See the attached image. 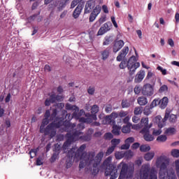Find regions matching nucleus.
<instances>
[{"mask_svg": "<svg viewBox=\"0 0 179 179\" xmlns=\"http://www.w3.org/2000/svg\"><path fill=\"white\" fill-rule=\"evenodd\" d=\"M115 159L117 160H120V159H123V157H125V152L121 151V152H117L115 154Z\"/></svg>", "mask_w": 179, "mask_h": 179, "instance_id": "obj_31", "label": "nucleus"}, {"mask_svg": "<svg viewBox=\"0 0 179 179\" xmlns=\"http://www.w3.org/2000/svg\"><path fill=\"white\" fill-rule=\"evenodd\" d=\"M162 134V129H154L152 134L155 135V136H159Z\"/></svg>", "mask_w": 179, "mask_h": 179, "instance_id": "obj_54", "label": "nucleus"}, {"mask_svg": "<svg viewBox=\"0 0 179 179\" xmlns=\"http://www.w3.org/2000/svg\"><path fill=\"white\" fill-rule=\"evenodd\" d=\"M36 153L37 152L36 151V150H31L29 152V155H30L31 159H33V157L36 156Z\"/></svg>", "mask_w": 179, "mask_h": 179, "instance_id": "obj_55", "label": "nucleus"}, {"mask_svg": "<svg viewBox=\"0 0 179 179\" xmlns=\"http://www.w3.org/2000/svg\"><path fill=\"white\" fill-rule=\"evenodd\" d=\"M124 41L120 40V41H115L113 44V52H118L122 47H124Z\"/></svg>", "mask_w": 179, "mask_h": 179, "instance_id": "obj_19", "label": "nucleus"}, {"mask_svg": "<svg viewBox=\"0 0 179 179\" xmlns=\"http://www.w3.org/2000/svg\"><path fill=\"white\" fill-rule=\"evenodd\" d=\"M101 55H102V59H103V61H106V59H107V58H108L110 55V50L107 48L105 50L102 51Z\"/></svg>", "mask_w": 179, "mask_h": 179, "instance_id": "obj_29", "label": "nucleus"}, {"mask_svg": "<svg viewBox=\"0 0 179 179\" xmlns=\"http://www.w3.org/2000/svg\"><path fill=\"white\" fill-rule=\"evenodd\" d=\"M50 122L48 121V119L47 118H44L43 120H42V123L41 124V127H40V130L39 131H43V129H44L45 128V125H48V123Z\"/></svg>", "mask_w": 179, "mask_h": 179, "instance_id": "obj_32", "label": "nucleus"}, {"mask_svg": "<svg viewBox=\"0 0 179 179\" xmlns=\"http://www.w3.org/2000/svg\"><path fill=\"white\" fill-rule=\"evenodd\" d=\"M141 179H157V171L155 169H150V164L143 165L140 171Z\"/></svg>", "mask_w": 179, "mask_h": 179, "instance_id": "obj_6", "label": "nucleus"}, {"mask_svg": "<svg viewBox=\"0 0 179 179\" xmlns=\"http://www.w3.org/2000/svg\"><path fill=\"white\" fill-rule=\"evenodd\" d=\"M143 113V108L142 106H137L134 108V115H141Z\"/></svg>", "mask_w": 179, "mask_h": 179, "instance_id": "obj_34", "label": "nucleus"}, {"mask_svg": "<svg viewBox=\"0 0 179 179\" xmlns=\"http://www.w3.org/2000/svg\"><path fill=\"white\" fill-rule=\"evenodd\" d=\"M100 12H101V6L99 5L96 6L90 14V22H94V20H96V17L100 15Z\"/></svg>", "mask_w": 179, "mask_h": 179, "instance_id": "obj_16", "label": "nucleus"}, {"mask_svg": "<svg viewBox=\"0 0 179 179\" xmlns=\"http://www.w3.org/2000/svg\"><path fill=\"white\" fill-rule=\"evenodd\" d=\"M113 41V36H105L103 42V45H109Z\"/></svg>", "mask_w": 179, "mask_h": 179, "instance_id": "obj_27", "label": "nucleus"}, {"mask_svg": "<svg viewBox=\"0 0 179 179\" xmlns=\"http://www.w3.org/2000/svg\"><path fill=\"white\" fill-rule=\"evenodd\" d=\"M157 69L158 71H161L162 75H167V70L163 69L162 66H159Z\"/></svg>", "mask_w": 179, "mask_h": 179, "instance_id": "obj_56", "label": "nucleus"}, {"mask_svg": "<svg viewBox=\"0 0 179 179\" xmlns=\"http://www.w3.org/2000/svg\"><path fill=\"white\" fill-rule=\"evenodd\" d=\"M73 118H75L76 120H80V117H82L80 114H79V108L78 107V110L73 113Z\"/></svg>", "mask_w": 179, "mask_h": 179, "instance_id": "obj_41", "label": "nucleus"}, {"mask_svg": "<svg viewBox=\"0 0 179 179\" xmlns=\"http://www.w3.org/2000/svg\"><path fill=\"white\" fill-rule=\"evenodd\" d=\"M120 117V115L117 112H113L110 115H106L105 118L103 120V124L104 125L108 124H115V120L116 118H118Z\"/></svg>", "mask_w": 179, "mask_h": 179, "instance_id": "obj_13", "label": "nucleus"}, {"mask_svg": "<svg viewBox=\"0 0 179 179\" xmlns=\"http://www.w3.org/2000/svg\"><path fill=\"white\" fill-rule=\"evenodd\" d=\"M99 106L97 105H94L92 106L91 108V113H92V115H96V114H97L99 113Z\"/></svg>", "mask_w": 179, "mask_h": 179, "instance_id": "obj_35", "label": "nucleus"}, {"mask_svg": "<svg viewBox=\"0 0 179 179\" xmlns=\"http://www.w3.org/2000/svg\"><path fill=\"white\" fill-rule=\"evenodd\" d=\"M142 94L145 97H152L155 94V88L153 85L150 83H147L143 86Z\"/></svg>", "mask_w": 179, "mask_h": 179, "instance_id": "obj_12", "label": "nucleus"}, {"mask_svg": "<svg viewBox=\"0 0 179 179\" xmlns=\"http://www.w3.org/2000/svg\"><path fill=\"white\" fill-rule=\"evenodd\" d=\"M83 9V6L82 4H78L73 13V17L74 19H78L82 13V10Z\"/></svg>", "mask_w": 179, "mask_h": 179, "instance_id": "obj_21", "label": "nucleus"}, {"mask_svg": "<svg viewBox=\"0 0 179 179\" xmlns=\"http://www.w3.org/2000/svg\"><path fill=\"white\" fill-rule=\"evenodd\" d=\"M158 142H166L167 141V136L166 135H161L157 138Z\"/></svg>", "mask_w": 179, "mask_h": 179, "instance_id": "obj_42", "label": "nucleus"}, {"mask_svg": "<svg viewBox=\"0 0 179 179\" xmlns=\"http://www.w3.org/2000/svg\"><path fill=\"white\" fill-rule=\"evenodd\" d=\"M127 66L129 71V75L132 76L136 72V69L141 66V64L136 62V57L131 56L127 62Z\"/></svg>", "mask_w": 179, "mask_h": 179, "instance_id": "obj_10", "label": "nucleus"}, {"mask_svg": "<svg viewBox=\"0 0 179 179\" xmlns=\"http://www.w3.org/2000/svg\"><path fill=\"white\" fill-rule=\"evenodd\" d=\"M134 176V171L128 169V164H122V169L118 179H129Z\"/></svg>", "mask_w": 179, "mask_h": 179, "instance_id": "obj_11", "label": "nucleus"}, {"mask_svg": "<svg viewBox=\"0 0 179 179\" xmlns=\"http://www.w3.org/2000/svg\"><path fill=\"white\" fill-rule=\"evenodd\" d=\"M142 88L143 87H141V85H136L134 87V93L135 94H139V93H142Z\"/></svg>", "mask_w": 179, "mask_h": 179, "instance_id": "obj_43", "label": "nucleus"}, {"mask_svg": "<svg viewBox=\"0 0 179 179\" xmlns=\"http://www.w3.org/2000/svg\"><path fill=\"white\" fill-rule=\"evenodd\" d=\"M102 10L104 12V13H108V7H107V6H102Z\"/></svg>", "mask_w": 179, "mask_h": 179, "instance_id": "obj_63", "label": "nucleus"}, {"mask_svg": "<svg viewBox=\"0 0 179 179\" xmlns=\"http://www.w3.org/2000/svg\"><path fill=\"white\" fill-rule=\"evenodd\" d=\"M113 160L112 157H108L103 162V166L106 169L105 176L108 177L110 176V179H115L118 177V169L115 168L114 165L111 164V161Z\"/></svg>", "mask_w": 179, "mask_h": 179, "instance_id": "obj_5", "label": "nucleus"}, {"mask_svg": "<svg viewBox=\"0 0 179 179\" xmlns=\"http://www.w3.org/2000/svg\"><path fill=\"white\" fill-rule=\"evenodd\" d=\"M94 87H90L89 88H88V90H87V92H88V93H89V94H94Z\"/></svg>", "mask_w": 179, "mask_h": 179, "instance_id": "obj_60", "label": "nucleus"}, {"mask_svg": "<svg viewBox=\"0 0 179 179\" xmlns=\"http://www.w3.org/2000/svg\"><path fill=\"white\" fill-rule=\"evenodd\" d=\"M164 134L165 135H174V134H176V128L169 127L168 129H166Z\"/></svg>", "mask_w": 179, "mask_h": 179, "instance_id": "obj_30", "label": "nucleus"}, {"mask_svg": "<svg viewBox=\"0 0 179 179\" xmlns=\"http://www.w3.org/2000/svg\"><path fill=\"white\" fill-rule=\"evenodd\" d=\"M111 27H113L111 22H107L99 29L97 36H103V34H106L107 31L111 30Z\"/></svg>", "mask_w": 179, "mask_h": 179, "instance_id": "obj_14", "label": "nucleus"}, {"mask_svg": "<svg viewBox=\"0 0 179 179\" xmlns=\"http://www.w3.org/2000/svg\"><path fill=\"white\" fill-rule=\"evenodd\" d=\"M114 150H115V148L111 145L110 147H109L108 148V150L106 152V156H110V155H111V153H113V152H114Z\"/></svg>", "mask_w": 179, "mask_h": 179, "instance_id": "obj_47", "label": "nucleus"}, {"mask_svg": "<svg viewBox=\"0 0 179 179\" xmlns=\"http://www.w3.org/2000/svg\"><path fill=\"white\" fill-rule=\"evenodd\" d=\"M119 113L120 118H125L128 115V111L121 110Z\"/></svg>", "mask_w": 179, "mask_h": 179, "instance_id": "obj_48", "label": "nucleus"}, {"mask_svg": "<svg viewBox=\"0 0 179 179\" xmlns=\"http://www.w3.org/2000/svg\"><path fill=\"white\" fill-rule=\"evenodd\" d=\"M65 122L59 120L58 122H52L49 124L46 127L43 129L42 131H40L41 134H44L45 136L48 135L50 138H54L57 135V128H61L62 125L65 127Z\"/></svg>", "mask_w": 179, "mask_h": 179, "instance_id": "obj_4", "label": "nucleus"}, {"mask_svg": "<svg viewBox=\"0 0 179 179\" xmlns=\"http://www.w3.org/2000/svg\"><path fill=\"white\" fill-rule=\"evenodd\" d=\"M155 157V152H150L144 155V159L147 162H150Z\"/></svg>", "mask_w": 179, "mask_h": 179, "instance_id": "obj_28", "label": "nucleus"}, {"mask_svg": "<svg viewBox=\"0 0 179 179\" xmlns=\"http://www.w3.org/2000/svg\"><path fill=\"white\" fill-rule=\"evenodd\" d=\"M124 142L125 143H128V145H131V143H134V142H135V138H134V137H129Z\"/></svg>", "mask_w": 179, "mask_h": 179, "instance_id": "obj_51", "label": "nucleus"}, {"mask_svg": "<svg viewBox=\"0 0 179 179\" xmlns=\"http://www.w3.org/2000/svg\"><path fill=\"white\" fill-rule=\"evenodd\" d=\"M153 124L150 123L149 124V118L143 117L141 120V124L133 125V129H139V128H143L141 131V134H143V138L147 142H152L155 141V137L153 135L149 134V129L152 127Z\"/></svg>", "mask_w": 179, "mask_h": 179, "instance_id": "obj_3", "label": "nucleus"}, {"mask_svg": "<svg viewBox=\"0 0 179 179\" xmlns=\"http://www.w3.org/2000/svg\"><path fill=\"white\" fill-rule=\"evenodd\" d=\"M139 120H140V118H139V117H138V116H134V117H132V121H133V122H134L135 124H138V122H139Z\"/></svg>", "mask_w": 179, "mask_h": 179, "instance_id": "obj_61", "label": "nucleus"}, {"mask_svg": "<svg viewBox=\"0 0 179 179\" xmlns=\"http://www.w3.org/2000/svg\"><path fill=\"white\" fill-rule=\"evenodd\" d=\"M76 123H71L69 122H64V131L68 132L66 135L67 140L63 145V150L66 152V149L72 145V142H76V141H79V139H83V136H82V133L80 131L85 129V122H81L77 125L76 129Z\"/></svg>", "mask_w": 179, "mask_h": 179, "instance_id": "obj_1", "label": "nucleus"}, {"mask_svg": "<svg viewBox=\"0 0 179 179\" xmlns=\"http://www.w3.org/2000/svg\"><path fill=\"white\" fill-rule=\"evenodd\" d=\"M121 143V140L120 139H117V138H113L111 140V146L115 148V149L117 148V146H118V145H120V143Z\"/></svg>", "mask_w": 179, "mask_h": 179, "instance_id": "obj_36", "label": "nucleus"}, {"mask_svg": "<svg viewBox=\"0 0 179 179\" xmlns=\"http://www.w3.org/2000/svg\"><path fill=\"white\" fill-rule=\"evenodd\" d=\"M157 106H160V99H154L150 104L151 108H153Z\"/></svg>", "mask_w": 179, "mask_h": 179, "instance_id": "obj_40", "label": "nucleus"}, {"mask_svg": "<svg viewBox=\"0 0 179 179\" xmlns=\"http://www.w3.org/2000/svg\"><path fill=\"white\" fill-rule=\"evenodd\" d=\"M43 164V159L40 157L37 158L36 159V165L41 166Z\"/></svg>", "mask_w": 179, "mask_h": 179, "instance_id": "obj_62", "label": "nucleus"}, {"mask_svg": "<svg viewBox=\"0 0 179 179\" xmlns=\"http://www.w3.org/2000/svg\"><path fill=\"white\" fill-rule=\"evenodd\" d=\"M167 166H169V159L166 156H161L157 159L156 166L160 169L159 178L167 179L168 177V179H177L174 169H171L167 171L166 169Z\"/></svg>", "mask_w": 179, "mask_h": 179, "instance_id": "obj_2", "label": "nucleus"}, {"mask_svg": "<svg viewBox=\"0 0 179 179\" xmlns=\"http://www.w3.org/2000/svg\"><path fill=\"white\" fill-rule=\"evenodd\" d=\"M87 117H82L80 118V122H85L86 124H92L93 121L97 120V115H92L90 113H87L85 115Z\"/></svg>", "mask_w": 179, "mask_h": 179, "instance_id": "obj_15", "label": "nucleus"}, {"mask_svg": "<svg viewBox=\"0 0 179 179\" xmlns=\"http://www.w3.org/2000/svg\"><path fill=\"white\" fill-rule=\"evenodd\" d=\"M57 109L52 110V113L50 115L51 121H55L57 120Z\"/></svg>", "mask_w": 179, "mask_h": 179, "instance_id": "obj_44", "label": "nucleus"}, {"mask_svg": "<svg viewBox=\"0 0 179 179\" xmlns=\"http://www.w3.org/2000/svg\"><path fill=\"white\" fill-rule=\"evenodd\" d=\"M131 145L128 144L127 143H125V144L121 145L120 149L121 150H128L129 149Z\"/></svg>", "mask_w": 179, "mask_h": 179, "instance_id": "obj_52", "label": "nucleus"}, {"mask_svg": "<svg viewBox=\"0 0 179 179\" xmlns=\"http://www.w3.org/2000/svg\"><path fill=\"white\" fill-rule=\"evenodd\" d=\"M134 156V152L131 150H127L124 152V157H127V159H130V157H132Z\"/></svg>", "mask_w": 179, "mask_h": 179, "instance_id": "obj_46", "label": "nucleus"}, {"mask_svg": "<svg viewBox=\"0 0 179 179\" xmlns=\"http://www.w3.org/2000/svg\"><path fill=\"white\" fill-rule=\"evenodd\" d=\"M127 64H128V62L127 63L126 61H122L120 64V69H125V68L127 67Z\"/></svg>", "mask_w": 179, "mask_h": 179, "instance_id": "obj_53", "label": "nucleus"}, {"mask_svg": "<svg viewBox=\"0 0 179 179\" xmlns=\"http://www.w3.org/2000/svg\"><path fill=\"white\" fill-rule=\"evenodd\" d=\"M111 22L113 26L117 29L118 27V24H117V21H115V17H111Z\"/></svg>", "mask_w": 179, "mask_h": 179, "instance_id": "obj_58", "label": "nucleus"}, {"mask_svg": "<svg viewBox=\"0 0 179 179\" xmlns=\"http://www.w3.org/2000/svg\"><path fill=\"white\" fill-rule=\"evenodd\" d=\"M66 109L67 110H73L74 112L76 111H78V106H73V105H71L70 103H66Z\"/></svg>", "mask_w": 179, "mask_h": 179, "instance_id": "obj_39", "label": "nucleus"}, {"mask_svg": "<svg viewBox=\"0 0 179 179\" xmlns=\"http://www.w3.org/2000/svg\"><path fill=\"white\" fill-rule=\"evenodd\" d=\"M110 125H113V126L112 134H113V135H115V136H120L121 134V127L118 126L115 124H110Z\"/></svg>", "mask_w": 179, "mask_h": 179, "instance_id": "obj_23", "label": "nucleus"}, {"mask_svg": "<svg viewBox=\"0 0 179 179\" xmlns=\"http://www.w3.org/2000/svg\"><path fill=\"white\" fill-rule=\"evenodd\" d=\"M159 107L162 110H164L166 107H167V104H169V98L167 96H165L162 98L161 100H159Z\"/></svg>", "mask_w": 179, "mask_h": 179, "instance_id": "obj_24", "label": "nucleus"}, {"mask_svg": "<svg viewBox=\"0 0 179 179\" xmlns=\"http://www.w3.org/2000/svg\"><path fill=\"white\" fill-rule=\"evenodd\" d=\"M171 155L173 157H179V150H177V149L172 150Z\"/></svg>", "mask_w": 179, "mask_h": 179, "instance_id": "obj_49", "label": "nucleus"}, {"mask_svg": "<svg viewBox=\"0 0 179 179\" xmlns=\"http://www.w3.org/2000/svg\"><path fill=\"white\" fill-rule=\"evenodd\" d=\"M94 156H96L94 152H90L88 155L90 157L89 163L90 164H92V167L94 168L92 174L96 176V173H99V171L97 170V166L100 164V162H101V159L104 156V153H103V152H100L96 155L95 157Z\"/></svg>", "mask_w": 179, "mask_h": 179, "instance_id": "obj_8", "label": "nucleus"}, {"mask_svg": "<svg viewBox=\"0 0 179 179\" xmlns=\"http://www.w3.org/2000/svg\"><path fill=\"white\" fill-rule=\"evenodd\" d=\"M96 6V1L94 0H90L87 1L85 7V13H90L92 9Z\"/></svg>", "mask_w": 179, "mask_h": 179, "instance_id": "obj_17", "label": "nucleus"}, {"mask_svg": "<svg viewBox=\"0 0 179 179\" xmlns=\"http://www.w3.org/2000/svg\"><path fill=\"white\" fill-rule=\"evenodd\" d=\"M69 1L70 0H60L57 4H55V6H57L59 10H62V9L69 3Z\"/></svg>", "mask_w": 179, "mask_h": 179, "instance_id": "obj_22", "label": "nucleus"}, {"mask_svg": "<svg viewBox=\"0 0 179 179\" xmlns=\"http://www.w3.org/2000/svg\"><path fill=\"white\" fill-rule=\"evenodd\" d=\"M140 150L144 153L149 152V150H150V146L148 145H142L140 146Z\"/></svg>", "mask_w": 179, "mask_h": 179, "instance_id": "obj_37", "label": "nucleus"}, {"mask_svg": "<svg viewBox=\"0 0 179 179\" xmlns=\"http://www.w3.org/2000/svg\"><path fill=\"white\" fill-rule=\"evenodd\" d=\"M80 1H78V0H73L72 2H71V8L72 9H73V8H75V6H76V5H78V3H79Z\"/></svg>", "mask_w": 179, "mask_h": 179, "instance_id": "obj_59", "label": "nucleus"}, {"mask_svg": "<svg viewBox=\"0 0 179 179\" xmlns=\"http://www.w3.org/2000/svg\"><path fill=\"white\" fill-rule=\"evenodd\" d=\"M122 108H128L131 107V101L129 100H122Z\"/></svg>", "mask_w": 179, "mask_h": 179, "instance_id": "obj_33", "label": "nucleus"}, {"mask_svg": "<svg viewBox=\"0 0 179 179\" xmlns=\"http://www.w3.org/2000/svg\"><path fill=\"white\" fill-rule=\"evenodd\" d=\"M86 149V145H82L78 149L76 147H73L67 153L69 157H74V159H82L83 150Z\"/></svg>", "mask_w": 179, "mask_h": 179, "instance_id": "obj_9", "label": "nucleus"}, {"mask_svg": "<svg viewBox=\"0 0 179 179\" xmlns=\"http://www.w3.org/2000/svg\"><path fill=\"white\" fill-rule=\"evenodd\" d=\"M49 99L50 100L51 103H55V101H57V98H56L55 94L50 95Z\"/></svg>", "mask_w": 179, "mask_h": 179, "instance_id": "obj_57", "label": "nucleus"}, {"mask_svg": "<svg viewBox=\"0 0 179 179\" xmlns=\"http://www.w3.org/2000/svg\"><path fill=\"white\" fill-rule=\"evenodd\" d=\"M145 71L141 70L138 71L134 78V83H141V82H142L145 78Z\"/></svg>", "mask_w": 179, "mask_h": 179, "instance_id": "obj_20", "label": "nucleus"}, {"mask_svg": "<svg viewBox=\"0 0 179 179\" xmlns=\"http://www.w3.org/2000/svg\"><path fill=\"white\" fill-rule=\"evenodd\" d=\"M129 52V48L128 46H125L120 52L118 56L117 57V61L121 62L122 59H124V57H127V55Z\"/></svg>", "mask_w": 179, "mask_h": 179, "instance_id": "obj_18", "label": "nucleus"}, {"mask_svg": "<svg viewBox=\"0 0 179 179\" xmlns=\"http://www.w3.org/2000/svg\"><path fill=\"white\" fill-rule=\"evenodd\" d=\"M104 138L105 139L110 141V139H113V138H114V136L111 133H106L104 135Z\"/></svg>", "mask_w": 179, "mask_h": 179, "instance_id": "obj_50", "label": "nucleus"}, {"mask_svg": "<svg viewBox=\"0 0 179 179\" xmlns=\"http://www.w3.org/2000/svg\"><path fill=\"white\" fill-rule=\"evenodd\" d=\"M169 120V122L174 124V122H177V115L174 114H171L169 113H166L164 117L162 119V116L157 115L154 119V122L157 124L159 128H163L166 125V121Z\"/></svg>", "mask_w": 179, "mask_h": 179, "instance_id": "obj_7", "label": "nucleus"}, {"mask_svg": "<svg viewBox=\"0 0 179 179\" xmlns=\"http://www.w3.org/2000/svg\"><path fill=\"white\" fill-rule=\"evenodd\" d=\"M139 106H146L148 104V98L145 96H140L137 99Z\"/></svg>", "mask_w": 179, "mask_h": 179, "instance_id": "obj_25", "label": "nucleus"}, {"mask_svg": "<svg viewBox=\"0 0 179 179\" xmlns=\"http://www.w3.org/2000/svg\"><path fill=\"white\" fill-rule=\"evenodd\" d=\"M168 90H169V87H167V85H164L159 88V93H164L166 92H168Z\"/></svg>", "mask_w": 179, "mask_h": 179, "instance_id": "obj_45", "label": "nucleus"}, {"mask_svg": "<svg viewBox=\"0 0 179 179\" xmlns=\"http://www.w3.org/2000/svg\"><path fill=\"white\" fill-rule=\"evenodd\" d=\"M104 22H106V16L101 17L99 20V24H101L104 23Z\"/></svg>", "mask_w": 179, "mask_h": 179, "instance_id": "obj_64", "label": "nucleus"}, {"mask_svg": "<svg viewBox=\"0 0 179 179\" xmlns=\"http://www.w3.org/2000/svg\"><path fill=\"white\" fill-rule=\"evenodd\" d=\"M90 162V157H88L87 159L85 160V162L83 161H81L80 162L79 168L80 169H84L85 166H86V164H87L88 166H93V164H90V162Z\"/></svg>", "mask_w": 179, "mask_h": 179, "instance_id": "obj_26", "label": "nucleus"}, {"mask_svg": "<svg viewBox=\"0 0 179 179\" xmlns=\"http://www.w3.org/2000/svg\"><path fill=\"white\" fill-rule=\"evenodd\" d=\"M122 132H123V134H129V132H131V125L127 124L126 126H123L122 128Z\"/></svg>", "mask_w": 179, "mask_h": 179, "instance_id": "obj_38", "label": "nucleus"}]
</instances>
